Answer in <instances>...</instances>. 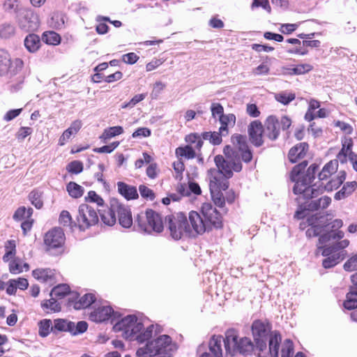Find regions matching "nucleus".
Instances as JSON below:
<instances>
[{
	"instance_id": "20e7f679",
	"label": "nucleus",
	"mask_w": 357,
	"mask_h": 357,
	"mask_svg": "<svg viewBox=\"0 0 357 357\" xmlns=\"http://www.w3.org/2000/svg\"><path fill=\"white\" fill-rule=\"evenodd\" d=\"M225 158L222 155H218L215 157V162L218 170L211 171V173L220 172L224 177L229 178L233 175V171L240 172L242 169V165L238 157V153H236L229 146H227L224 149Z\"/></svg>"
},
{
	"instance_id": "de8ad7c7",
	"label": "nucleus",
	"mask_w": 357,
	"mask_h": 357,
	"mask_svg": "<svg viewBox=\"0 0 357 357\" xmlns=\"http://www.w3.org/2000/svg\"><path fill=\"white\" fill-rule=\"evenodd\" d=\"M41 306L47 312H56L61 310L60 304L54 298L42 303Z\"/></svg>"
},
{
	"instance_id": "f3484780",
	"label": "nucleus",
	"mask_w": 357,
	"mask_h": 357,
	"mask_svg": "<svg viewBox=\"0 0 357 357\" xmlns=\"http://www.w3.org/2000/svg\"><path fill=\"white\" fill-rule=\"evenodd\" d=\"M114 314L113 309L108 305L95 307L89 313V319L94 322H103L109 320Z\"/></svg>"
},
{
	"instance_id": "e433bc0d",
	"label": "nucleus",
	"mask_w": 357,
	"mask_h": 357,
	"mask_svg": "<svg viewBox=\"0 0 357 357\" xmlns=\"http://www.w3.org/2000/svg\"><path fill=\"white\" fill-rule=\"evenodd\" d=\"M175 153L178 157L185 158L186 159H192L196 157L195 151L190 145L178 147Z\"/></svg>"
},
{
	"instance_id": "7c9ffc66",
	"label": "nucleus",
	"mask_w": 357,
	"mask_h": 357,
	"mask_svg": "<svg viewBox=\"0 0 357 357\" xmlns=\"http://www.w3.org/2000/svg\"><path fill=\"white\" fill-rule=\"evenodd\" d=\"M357 188L356 181L346 183L342 189L335 194L334 198L336 200H341L350 195Z\"/></svg>"
},
{
	"instance_id": "c9c22d12",
	"label": "nucleus",
	"mask_w": 357,
	"mask_h": 357,
	"mask_svg": "<svg viewBox=\"0 0 357 357\" xmlns=\"http://www.w3.org/2000/svg\"><path fill=\"white\" fill-rule=\"evenodd\" d=\"M116 212L113 210V202L111 204V208L107 211L100 213V218L103 223L108 226L113 225L116 220Z\"/></svg>"
},
{
	"instance_id": "c756f323",
	"label": "nucleus",
	"mask_w": 357,
	"mask_h": 357,
	"mask_svg": "<svg viewBox=\"0 0 357 357\" xmlns=\"http://www.w3.org/2000/svg\"><path fill=\"white\" fill-rule=\"evenodd\" d=\"M75 323L63 319L54 320V331L74 333Z\"/></svg>"
},
{
	"instance_id": "423d86ee",
	"label": "nucleus",
	"mask_w": 357,
	"mask_h": 357,
	"mask_svg": "<svg viewBox=\"0 0 357 357\" xmlns=\"http://www.w3.org/2000/svg\"><path fill=\"white\" fill-rule=\"evenodd\" d=\"M170 236L174 240H180L183 237H192L190 226L188 218L183 213H177L166 218Z\"/></svg>"
},
{
	"instance_id": "1a4fd4ad",
	"label": "nucleus",
	"mask_w": 357,
	"mask_h": 357,
	"mask_svg": "<svg viewBox=\"0 0 357 357\" xmlns=\"http://www.w3.org/2000/svg\"><path fill=\"white\" fill-rule=\"evenodd\" d=\"M225 178L220 172L211 173L210 177L209 189L211 197L214 204L218 207L225 205V198L220 191L228 188L229 184Z\"/></svg>"
},
{
	"instance_id": "c03bdc74",
	"label": "nucleus",
	"mask_w": 357,
	"mask_h": 357,
	"mask_svg": "<svg viewBox=\"0 0 357 357\" xmlns=\"http://www.w3.org/2000/svg\"><path fill=\"white\" fill-rule=\"evenodd\" d=\"M54 332V325L50 319H43L39 323V335L42 337L47 336L50 332Z\"/></svg>"
},
{
	"instance_id": "a878e982",
	"label": "nucleus",
	"mask_w": 357,
	"mask_h": 357,
	"mask_svg": "<svg viewBox=\"0 0 357 357\" xmlns=\"http://www.w3.org/2000/svg\"><path fill=\"white\" fill-rule=\"evenodd\" d=\"M222 336L213 335L208 342V353L218 357H222V342H224Z\"/></svg>"
},
{
	"instance_id": "69168bd1",
	"label": "nucleus",
	"mask_w": 357,
	"mask_h": 357,
	"mask_svg": "<svg viewBox=\"0 0 357 357\" xmlns=\"http://www.w3.org/2000/svg\"><path fill=\"white\" fill-rule=\"evenodd\" d=\"M9 270L11 273L18 274L23 271V267L19 259H14L9 263Z\"/></svg>"
},
{
	"instance_id": "2f4dec72",
	"label": "nucleus",
	"mask_w": 357,
	"mask_h": 357,
	"mask_svg": "<svg viewBox=\"0 0 357 357\" xmlns=\"http://www.w3.org/2000/svg\"><path fill=\"white\" fill-rule=\"evenodd\" d=\"M24 46L29 52H36L40 46L39 36L34 33L28 35L24 39Z\"/></svg>"
},
{
	"instance_id": "9d476101",
	"label": "nucleus",
	"mask_w": 357,
	"mask_h": 357,
	"mask_svg": "<svg viewBox=\"0 0 357 357\" xmlns=\"http://www.w3.org/2000/svg\"><path fill=\"white\" fill-rule=\"evenodd\" d=\"M77 221L80 229L84 230L98 222L97 212L89 205L82 204L79 206Z\"/></svg>"
},
{
	"instance_id": "a211bd4d",
	"label": "nucleus",
	"mask_w": 357,
	"mask_h": 357,
	"mask_svg": "<svg viewBox=\"0 0 357 357\" xmlns=\"http://www.w3.org/2000/svg\"><path fill=\"white\" fill-rule=\"evenodd\" d=\"M263 126L259 121H254L249 125L248 134L250 139L255 146H260L263 144Z\"/></svg>"
},
{
	"instance_id": "864d4df0",
	"label": "nucleus",
	"mask_w": 357,
	"mask_h": 357,
	"mask_svg": "<svg viewBox=\"0 0 357 357\" xmlns=\"http://www.w3.org/2000/svg\"><path fill=\"white\" fill-rule=\"evenodd\" d=\"M70 292V287L66 284H59L54 287L51 291V295L62 298Z\"/></svg>"
},
{
	"instance_id": "412c9836",
	"label": "nucleus",
	"mask_w": 357,
	"mask_h": 357,
	"mask_svg": "<svg viewBox=\"0 0 357 357\" xmlns=\"http://www.w3.org/2000/svg\"><path fill=\"white\" fill-rule=\"evenodd\" d=\"M349 245V241L347 239H344L340 241H338L334 243L332 246L326 247L324 245H320L318 243L317 245V253L321 252V255L323 256H328L331 255L332 253L335 252L339 250L344 249L348 247Z\"/></svg>"
},
{
	"instance_id": "ea45409f",
	"label": "nucleus",
	"mask_w": 357,
	"mask_h": 357,
	"mask_svg": "<svg viewBox=\"0 0 357 357\" xmlns=\"http://www.w3.org/2000/svg\"><path fill=\"white\" fill-rule=\"evenodd\" d=\"M123 132V128L121 126H113L109 127L104 130L102 135L100 137V139L103 140H107L110 138L114 137L117 135H119Z\"/></svg>"
},
{
	"instance_id": "f704fd0d",
	"label": "nucleus",
	"mask_w": 357,
	"mask_h": 357,
	"mask_svg": "<svg viewBox=\"0 0 357 357\" xmlns=\"http://www.w3.org/2000/svg\"><path fill=\"white\" fill-rule=\"evenodd\" d=\"M331 202V199L329 197L324 196L321 198L312 200L309 204V207L311 210L324 209L327 208Z\"/></svg>"
},
{
	"instance_id": "4be33fe9",
	"label": "nucleus",
	"mask_w": 357,
	"mask_h": 357,
	"mask_svg": "<svg viewBox=\"0 0 357 357\" xmlns=\"http://www.w3.org/2000/svg\"><path fill=\"white\" fill-rule=\"evenodd\" d=\"M266 133L272 140L278 138L280 132L279 121L274 116H270L266 121Z\"/></svg>"
},
{
	"instance_id": "774afa93",
	"label": "nucleus",
	"mask_w": 357,
	"mask_h": 357,
	"mask_svg": "<svg viewBox=\"0 0 357 357\" xmlns=\"http://www.w3.org/2000/svg\"><path fill=\"white\" fill-rule=\"evenodd\" d=\"M151 130L147 128H139L132 135L133 138L147 137L151 135Z\"/></svg>"
},
{
	"instance_id": "6ab92c4d",
	"label": "nucleus",
	"mask_w": 357,
	"mask_h": 357,
	"mask_svg": "<svg viewBox=\"0 0 357 357\" xmlns=\"http://www.w3.org/2000/svg\"><path fill=\"white\" fill-rule=\"evenodd\" d=\"M351 280L354 284L350 289L344 302V307L346 309H351L357 307V273L352 275Z\"/></svg>"
},
{
	"instance_id": "f8f14e48",
	"label": "nucleus",
	"mask_w": 357,
	"mask_h": 357,
	"mask_svg": "<svg viewBox=\"0 0 357 357\" xmlns=\"http://www.w3.org/2000/svg\"><path fill=\"white\" fill-rule=\"evenodd\" d=\"M201 213L209 231L213 228L218 229L222 227V216L211 203H204L201 208Z\"/></svg>"
},
{
	"instance_id": "cd10ccee",
	"label": "nucleus",
	"mask_w": 357,
	"mask_h": 357,
	"mask_svg": "<svg viewBox=\"0 0 357 357\" xmlns=\"http://www.w3.org/2000/svg\"><path fill=\"white\" fill-rule=\"evenodd\" d=\"M317 218L314 219L313 217L307 220V223L310 227L306 230V236L309 238L317 236L320 234L322 235L326 232L324 225L317 224L315 222Z\"/></svg>"
},
{
	"instance_id": "e2e57ef3",
	"label": "nucleus",
	"mask_w": 357,
	"mask_h": 357,
	"mask_svg": "<svg viewBox=\"0 0 357 357\" xmlns=\"http://www.w3.org/2000/svg\"><path fill=\"white\" fill-rule=\"evenodd\" d=\"M119 145V142H114L109 145H105L99 148L94 149V152L99 153H112L118 146Z\"/></svg>"
},
{
	"instance_id": "7ed1b4c3",
	"label": "nucleus",
	"mask_w": 357,
	"mask_h": 357,
	"mask_svg": "<svg viewBox=\"0 0 357 357\" xmlns=\"http://www.w3.org/2000/svg\"><path fill=\"white\" fill-rule=\"evenodd\" d=\"M176 349L172 338L162 335L149 342L145 347L137 350V357H172V351Z\"/></svg>"
},
{
	"instance_id": "72a5a7b5",
	"label": "nucleus",
	"mask_w": 357,
	"mask_h": 357,
	"mask_svg": "<svg viewBox=\"0 0 357 357\" xmlns=\"http://www.w3.org/2000/svg\"><path fill=\"white\" fill-rule=\"evenodd\" d=\"M96 300V298L93 294H85L82 297H80L78 301L75 303L74 308L76 310L86 308L93 304Z\"/></svg>"
},
{
	"instance_id": "0eeeda50",
	"label": "nucleus",
	"mask_w": 357,
	"mask_h": 357,
	"mask_svg": "<svg viewBox=\"0 0 357 357\" xmlns=\"http://www.w3.org/2000/svg\"><path fill=\"white\" fill-rule=\"evenodd\" d=\"M137 222L141 229L148 234L153 231L160 233L163 230L160 215L151 209L147 210L144 215H138Z\"/></svg>"
},
{
	"instance_id": "b1692460",
	"label": "nucleus",
	"mask_w": 357,
	"mask_h": 357,
	"mask_svg": "<svg viewBox=\"0 0 357 357\" xmlns=\"http://www.w3.org/2000/svg\"><path fill=\"white\" fill-rule=\"evenodd\" d=\"M117 187L118 192L126 199H134L138 197L136 187L126 184L122 181H119L117 183Z\"/></svg>"
},
{
	"instance_id": "6e6552de",
	"label": "nucleus",
	"mask_w": 357,
	"mask_h": 357,
	"mask_svg": "<svg viewBox=\"0 0 357 357\" xmlns=\"http://www.w3.org/2000/svg\"><path fill=\"white\" fill-rule=\"evenodd\" d=\"M271 324L267 320H255L252 324V333L257 348L264 351L267 347V340L271 331Z\"/></svg>"
},
{
	"instance_id": "4d7b16f0",
	"label": "nucleus",
	"mask_w": 357,
	"mask_h": 357,
	"mask_svg": "<svg viewBox=\"0 0 357 357\" xmlns=\"http://www.w3.org/2000/svg\"><path fill=\"white\" fill-rule=\"evenodd\" d=\"M14 32L15 29L11 24H0V37H10Z\"/></svg>"
},
{
	"instance_id": "a18cd8bd",
	"label": "nucleus",
	"mask_w": 357,
	"mask_h": 357,
	"mask_svg": "<svg viewBox=\"0 0 357 357\" xmlns=\"http://www.w3.org/2000/svg\"><path fill=\"white\" fill-rule=\"evenodd\" d=\"M42 39L47 44L56 45L59 44L61 37L54 31H46L43 33Z\"/></svg>"
},
{
	"instance_id": "39448f33",
	"label": "nucleus",
	"mask_w": 357,
	"mask_h": 357,
	"mask_svg": "<svg viewBox=\"0 0 357 357\" xmlns=\"http://www.w3.org/2000/svg\"><path fill=\"white\" fill-rule=\"evenodd\" d=\"M224 340L225 348L229 354L234 356L237 354L247 355L254 349V344L248 337L238 338V335L234 329H229L225 332Z\"/></svg>"
},
{
	"instance_id": "bb28decb",
	"label": "nucleus",
	"mask_w": 357,
	"mask_h": 357,
	"mask_svg": "<svg viewBox=\"0 0 357 357\" xmlns=\"http://www.w3.org/2000/svg\"><path fill=\"white\" fill-rule=\"evenodd\" d=\"M219 121L220 123L219 130L223 136H226L229 134V128L235 126L236 116L234 114H225L220 116Z\"/></svg>"
},
{
	"instance_id": "ddd939ff",
	"label": "nucleus",
	"mask_w": 357,
	"mask_h": 357,
	"mask_svg": "<svg viewBox=\"0 0 357 357\" xmlns=\"http://www.w3.org/2000/svg\"><path fill=\"white\" fill-rule=\"evenodd\" d=\"M188 220L190 226L192 237L209 231L202 213L191 211L188 213Z\"/></svg>"
},
{
	"instance_id": "dca6fc26",
	"label": "nucleus",
	"mask_w": 357,
	"mask_h": 357,
	"mask_svg": "<svg viewBox=\"0 0 357 357\" xmlns=\"http://www.w3.org/2000/svg\"><path fill=\"white\" fill-rule=\"evenodd\" d=\"M113 210L116 212L119 222L123 227H131L132 224V214L128 206L114 200L113 201Z\"/></svg>"
},
{
	"instance_id": "4c0bfd02",
	"label": "nucleus",
	"mask_w": 357,
	"mask_h": 357,
	"mask_svg": "<svg viewBox=\"0 0 357 357\" xmlns=\"http://www.w3.org/2000/svg\"><path fill=\"white\" fill-rule=\"evenodd\" d=\"M66 190L70 197L76 199L81 197L84 192V189L82 186L73 181L68 183Z\"/></svg>"
},
{
	"instance_id": "2eb2a0df",
	"label": "nucleus",
	"mask_w": 357,
	"mask_h": 357,
	"mask_svg": "<svg viewBox=\"0 0 357 357\" xmlns=\"http://www.w3.org/2000/svg\"><path fill=\"white\" fill-rule=\"evenodd\" d=\"M64 234L61 229L54 228L45 236L44 242L48 250L60 248L64 243Z\"/></svg>"
},
{
	"instance_id": "680f3d73",
	"label": "nucleus",
	"mask_w": 357,
	"mask_h": 357,
	"mask_svg": "<svg viewBox=\"0 0 357 357\" xmlns=\"http://www.w3.org/2000/svg\"><path fill=\"white\" fill-rule=\"evenodd\" d=\"M344 268L347 271H354L357 270V254L351 257L344 264Z\"/></svg>"
},
{
	"instance_id": "4468645a",
	"label": "nucleus",
	"mask_w": 357,
	"mask_h": 357,
	"mask_svg": "<svg viewBox=\"0 0 357 357\" xmlns=\"http://www.w3.org/2000/svg\"><path fill=\"white\" fill-rule=\"evenodd\" d=\"M337 160H332L327 162L318 174L320 183L317 184V185L324 187L332 178H336L338 173L341 171L337 172Z\"/></svg>"
},
{
	"instance_id": "5fc2aeb1",
	"label": "nucleus",
	"mask_w": 357,
	"mask_h": 357,
	"mask_svg": "<svg viewBox=\"0 0 357 357\" xmlns=\"http://www.w3.org/2000/svg\"><path fill=\"white\" fill-rule=\"evenodd\" d=\"M353 147V140L351 137H344V139L342 140V149L340 151L341 153H344L349 155V159L351 158V153H354L352 151Z\"/></svg>"
},
{
	"instance_id": "0e129e2a",
	"label": "nucleus",
	"mask_w": 357,
	"mask_h": 357,
	"mask_svg": "<svg viewBox=\"0 0 357 357\" xmlns=\"http://www.w3.org/2000/svg\"><path fill=\"white\" fill-rule=\"evenodd\" d=\"M59 222L63 227H70L72 223V218L70 213L67 211H61L59 215Z\"/></svg>"
},
{
	"instance_id": "bf43d9fd",
	"label": "nucleus",
	"mask_w": 357,
	"mask_h": 357,
	"mask_svg": "<svg viewBox=\"0 0 357 357\" xmlns=\"http://www.w3.org/2000/svg\"><path fill=\"white\" fill-rule=\"evenodd\" d=\"M173 168L176 174V178L181 181L183 178V172L185 170V165L183 162L178 159L173 162Z\"/></svg>"
},
{
	"instance_id": "338daca9",
	"label": "nucleus",
	"mask_w": 357,
	"mask_h": 357,
	"mask_svg": "<svg viewBox=\"0 0 357 357\" xmlns=\"http://www.w3.org/2000/svg\"><path fill=\"white\" fill-rule=\"evenodd\" d=\"M139 191L141 196L144 198L149 199L150 200H153L155 198L153 190L144 185H139Z\"/></svg>"
},
{
	"instance_id": "603ef678",
	"label": "nucleus",
	"mask_w": 357,
	"mask_h": 357,
	"mask_svg": "<svg viewBox=\"0 0 357 357\" xmlns=\"http://www.w3.org/2000/svg\"><path fill=\"white\" fill-rule=\"evenodd\" d=\"M294 353V344L290 339H286L282 346L281 357H291Z\"/></svg>"
},
{
	"instance_id": "8fccbe9b",
	"label": "nucleus",
	"mask_w": 357,
	"mask_h": 357,
	"mask_svg": "<svg viewBox=\"0 0 357 357\" xmlns=\"http://www.w3.org/2000/svg\"><path fill=\"white\" fill-rule=\"evenodd\" d=\"M29 199L31 204L38 209H40L43 206L42 200V194L40 192L33 190L31 191L29 195Z\"/></svg>"
},
{
	"instance_id": "13d9d810",
	"label": "nucleus",
	"mask_w": 357,
	"mask_h": 357,
	"mask_svg": "<svg viewBox=\"0 0 357 357\" xmlns=\"http://www.w3.org/2000/svg\"><path fill=\"white\" fill-rule=\"evenodd\" d=\"M66 169L70 173L77 174L83 171V164L80 161L74 160L67 165Z\"/></svg>"
},
{
	"instance_id": "6e6d98bb",
	"label": "nucleus",
	"mask_w": 357,
	"mask_h": 357,
	"mask_svg": "<svg viewBox=\"0 0 357 357\" xmlns=\"http://www.w3.org/2000/svg\"><path fill=\"white\" fill-rule=\"evenodd\" d=\"M85 200L89 202L96 203L100 206H103L104 204V200L102 198L93 190L88 192L87 196L85 197Z\"/></svg>"
},
{
	"instance_id": "37998d69",
	"label": "nucleus",
	"mask_w": 357,
	"mask_h": 357,
	"mask_svg": "<svg viewBox=\"0 0 357 357\" xmlns=\"http://www.w3.org/2000/svg\"><path fill=\"white\" fill-rule=\"evenodd\" d=\"M328 257L323 260L322 264L325 268H332L338 264L341 260L343 259L344 256L340 253L333 254L332 253Z\"/></svg>"
},
{
	"instance_id": "aec40b11",
	"label": "nucleus",
	"mask_w": 357,
	"mask_h": 357,
	"mask_svg": "<svg viewBox=\"0 0 357 357\" xmlns=\"http://www.w3.org/2000/svg\"><path fill=\"white\" fill-rule=\"evenodd\" d=\"M32 275L35 279L42 282L53 284L55 280V270L51 268H37L33 270Z\"/></svg>"
},
{
	"instance_id": "393cba45",
	"label": "nucleus",
	"mask_w": 357,
	"mask_h": 357,
	"mask_svg": "<svg viewBox=\"0 0 357 357\" xmlns=\"http://www.w3.org/2000/svg\"><path fill=\"white\" fill-rule=\"evenodd\" d=\"M82 123L80 120H75L72 122L70 126L66 129L59 139L61 146L64 145L73 135L76 134L82 128Z\"/></svg>"
},
{
	"instance_id": "49530a36",
	"label": "nucleus",
	"mask_w": 357,
	"mask_h": 357,
	"mask_svg": "<svg viewBox=\"0 0 357 357\" xmlns=\"http://www.w3.org/2000/svg\"><path fill=\"white\" fill-rule=\"evenodd\" d=\"M20 15L26 22H38L39 21L37 13L31 8L22 9Z\"/></svg>"
},
{
	"instance_id": "f257e3e1",
	"label": "nucleus",
	"mask_w": 357,
	"mask_h": 357,
	"mask_svg": "<svg viewBox=\"0 0 357 357\" xmlns=\"http://www.w3.org/2000/svg\"><path fill=\"white\" fill-rule=\"evenodd\" d=\"M307 162L304 161L296 165L291 172L290 178L293 182H295L293 188V192L295 195H299L297 198L298 202L301 199H312L322 194L324 191L331 192L337 189L344 181L346 178L345 171H340L336 178H332L324 187L317 185L315 183L312 185H308L306 178H303L301 180L300 174L303 172L307 166Z\"/></svg>"
},
{
	"instance_id": "a19ab883",
	"label": "nucleus",
	"mask_w": 357,
	"mask_h": 357,
	"mask_svg": "<svg viewBox=\"0 0 357 357\" xmlns=\"http://www.w3.org/2000/svg\"><path fill=\"white\" fill-rule=\"evenodd\" d=\"M231 142L235 148L238 149V152L248 149L245 136L236 134L231 137Z\"/></svg>"
},
{
	"instance_id": "5701e85b",
	"label": "nucleus",
	"mask_w": 357,
	"mask_h": 357,
	"mask_svg": "<svg viewBox=\"0 0 357 357\" xmlns=\"http://www.w3.org/2000/svg\"><path fill=\"white\" fill-rule=\"evenodd\" d=\"M308 149L307 144L303 142L292 147L289 152V159L291 162L295 163L298 159L303 158Z\"/></svg>"
},
{
	"instance_id": "3c124183",
	"label": "nucleus",
	"mask_w": 357,
	"mask_h": 357,
	"mask_svg": "<svg viewBox=\"0 0 357 357\" xmlns=\"http://www.w3.org/2000/svg\"><path fill=\"white\" fill-rule=\"evenodd\" d=\"M20 1L18 0H4L3 9L10 13H17L20 10Z\"/></svg>"
},
{
	"instance_id": "09e8293b",
	"label": "nucleus",
	"mask_w": 357,
	"mask_h": 357,
	"mask_svg": "<svg viewBox=\"0 0 357 357\" xmlns=\"http://www.w3.org/2000/svg\"><path fill=\"white\" fill-rule=\"evenodd\" d=\"M295 97L296 96L294 93H287L286 91H283L275 95V100L284 105H288L290 102L294 100Z\"/></svg>"
},
{
	"instance_id": "052dcab7",
	"label": "nucleus",
	"mask_w": 357,
	"mask_h": 357,
	"mask_svg": "<svg viewBox=\"0 0 357 357\" xmlns=\"http://www.w3.org/2000/svg\"><path fill=\"white\" fill-rule=\"evenodd\" d=\"M211 111L212 117L215 119L217 116L220 119V116H223L224 114V108L220 103L213 102L211 106Z\"/></svg>"
},
{
	"instance_id": "f03ea898",
	"label": "nucleus",
	"mask_w": 357,
	"mask_h": 357,
	"mask_svg": "<svg viewBox=\"0 0 357 357\" xmlns=\"http://www.w3.org/2000/svg\"><path fill=\"white\" fill-rule=\"evenodd\" d=\"M153 325L146 328L135 315H128L116 322L113 328L115 332L121 333L122 337L130 341L137 340L142 343L148 340L153 334Z\"/></svg>"
},
{
	"instance_id": "473e14b6",
	"label": "nucleus",
	"mask_w": 357,
	"mask_h": 357,
	"mask_svg": "<svg viewBox=\"0 0 357 357\" xmlns=\"http://www.w3.org/2000/svg\"><path fill=\"white\" fill-rule=\"evenodd\" d=\"M11 59L9 54L4 50H0V75L7 74L11 70Z\"/></svg>"
},
{
	"instance_id": "c85d7f7f",
	"label": "nucleus",
	"mask_w": 357,
	"mask_h": 357,
	"mask_svg": "<svg viewBox=\"0 0 357 357\" xmlns=\"http://www.w3.org/2000/svg\"><path fill=\"white\" fill-rule=\"evenodd\" d=\"M281 342V335L278 331H274L270 335L269 352L271 357H278V351Z\"/></svg>"
},
{
	"instance_id": "79ce46f5",
	"label": "nucleus",
	"mask_w": 357,
	"mask_h": 357,
	"mask_svg": "<svg viewBox=\"0 0 357 357\" xmlns=\"http://www.w3.org/2000/svg\"><path fill=\"white\" fill-rule=\"evenodd\" d=\"M222 134L218 132H205L202 134V138L204 140H208L214 145H218L222 142Z\"/></svg>"
},
{
	"instance_id": "9b49d317",
	"label": "nucleus",
	"mask_w": 357,
	"mask_h": 357,
	"mask_svg": "<svg viewBox=\"0 0 357 357\" xmlns=\"http://www.w3.org/2000/svg\"><path fill=\"white\" fill-rule=\"evenodd\" d=\"M343 225V222L340 219H335L330 224L324 225L325 233L320 235L319 238V244L324 245L330 243L332 241H337L342 239L344 233L339 230Z\"/></svg>"
},
{
	"instance_id": "58836bf2",
	"label": "nucleus",
	"mask_w": 357,
	"mask_h": 357,
	"mask_svg": "<svg viewBox=\"0 0 357 357\" xmlns=\"http://www.w3.org/2000/svg\"><path fill=\"white\" fill-rule=\"evenodd\" d=\"M313 69L312 65L309 63L298 64L294 68H288L286 73L288 75H303L311 71Z\"/></svg>"
}]
</instances>
